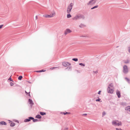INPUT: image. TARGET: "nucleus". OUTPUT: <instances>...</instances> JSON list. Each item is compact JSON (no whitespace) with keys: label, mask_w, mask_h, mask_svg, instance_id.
I'll use <instances>...</instances> for the list:
<instances>
[{"label":"nucleus","mask_w":130,"mask_h":130,"mask_svg":"<svg viewBox=\"0 0 130 130\" xmlns=\"http://www.w3.org/2000/svg\"><path fill=\"white\" fill-rule=\"evenodd\" d=\"M73 5L72 3H71L69 5L67 8V12L68 13H70L71 12V10L72 8V7Z\"/></svg>","instance_id":"nucleus-1"},{"label":"nucleus","mask_w":130,"mask_h":130,"mask_svg":"<svg viewBox=\"0 0 130 130\" xmlns=\"http://www.w3.org/2000/svg\"><path fill=\"white\" fill-rule=\"evenodd\" d=\"M123 72L125 74L127 73L128 72V70L127 67L126 65H124L123 68Z\"/></svg>","instance_id":"nucleus-2"},{"label":"nucleus","mask_w":130,"mask_h":130,"mask_svg":"<svg viewBox=\"0 0 130 130\" xmlns=\"http://www.w3.org/2000/svg\"><path fill=\"white\" fill-rule=\"evenodd\" d=\"M117 122H118V120L113 121L112 122V124L114 125H117L118 126L121 125H122L121 123L120 122L119 123H117Z\"/></svg>","instance_id":"nucleus-3"},{"label":"nucleus","mask_w":130,"mask_h":130,"mask_svg":"<svg viewBox=\"0 0 130 130\" xmlns=\"http://www.w3.org/2000/svg\"><path fill=\"white\" fill-rule=\"evenodd\" d=\"M107 90L108 93H112L113 91V90L109 86H108Z\"/></svg>","instance_id":"nucleus-4"},{"label":"nucleus","mask_w":130,"mask_h":130,"mask_svg":"<svg viewBox=\"0 0 130 130\" xmlns=\"http://www.w3.org/2000/svg\"><path fill=\"white\" fill-rule=\"evenodd\" d=\"M78 17L79 19H85V17L84 15L81 14H77Z\"/></svg>","instance_id":"nucleus-5"},{"label":"nucleus","mask_w":130,"mask_h":130,"mask_svg":"<svg viewBox=\"0 0 130 130\" xmlns=\"http://www.w3.org/2000/svg\"><path fill=\"white\" fill-rule=\"evenodd\" d=\"M97 1V0H91L87 4L91 5L94 4L96 3Z\"/></svg>","instance_id":"nucleus-6"},{"label":"nucleus","mask_w":130,"mask_h":130,"mask_svg":"<svg viewBox=\"0 0 130 130\" xmlns=\"http://www.w3.org/2000/svg\"><path fill=\"white\" fill-rule=\"evenodd\" d=\"M72 31L70 29H67L64 31V34L65 35H66L70 33Z\"/></svg>","instance_id":"nucleus-7"},{"label":"nucleus","mask_w":130,"mask_h":130,"mask_svg":"<svg viewBox=\"0 0 130 130\" xmlns=\"http://www.w3.org/2000/svg\"><path fill=\"white\" fill-rule=\"evenodd\" d=\"M34 119V118L32 117H29L28 118V119H25L24 121L25 122H29L31 120H32Z\"/></svg>","instance_id":"nucleus-8"},{"label":"nucleus","mask_w":130,"mask_h":130,"mask_svg":"<svg viewBox=\"0 0 130 130\" xmlns=\"http://www.w3.org/2000/svg\"><path fill=\"white\" fill-rule=\"evenodd\" d=\"M68 64L69 65H71V64L69 63V62H62V65L64 67L67 66Z\"/></svg>","instance_id":"nucleus-9"},{"label":"nucleus","mask_w":130,"mask_h":130,"mask_svg":"<svg viewBox=\"0 0 130 130\" xmlns=\"http://www.w3.org/2000/svg\"><path fill=\"white\" fill-rule=\"evenodd\" d=\"M116 94L118 98H119L121 97L120 92L118 90H117V91Z\"/></svg>","instance_id":"nucleus-10"},{"label":"nucleus","mask_w":130,"mask_h":130,"mask_svg":"<svg viewBox=\"0 0 130 130\" xmlns=\"http://www.w3.org/2000/svg\"><path fill=\"white\" fill-rule=\"evenodd\" d=\"M55 15V13L54 11H53L52 12V14H51L50 15L51 18L54 17Z\"/></svg>","instance_id":"nucleus-11"},{"label":"nucleus","mask_w":130,"mask_h":130,"mask_svg":"<svg viewBox=\"0 0 130 130\" xmlns=\"http://www.w3.org/2000/svg\"><path fill=\"white\" fill-rule=\"evenodd\" d=\"M79 26L80 28H83L86 27V25L82 23H81Z\"/></svg>","instance_id":"nucleus-12"},{"label":"nucleus","mask_w":130,"mask_h":130,"mask_svg":"<svg viewBox=\"0 0 130 130\" xmlns=\"http://www.w3.org/2000/svg\"><path fill=\"white\" fill-rule=\"evenodd\" d=\"M72 19L73 20H76L79 19L78 17L77 14L75 16L74 18H73Z\"/></svg>","instance_id":"nucleus-13"},{"label":"nucleus","mask_w":130,"mask_h":130,"mask_svg":"<svg viewBox=\"0 0 130 130\" xmlns=\"http://www.w3.org/2000/svg\"><path fill=\"white\" fill-rule=\"evenodd\" d=\"M0 124L1 125H6L7 123H6L4 121H1L0 122Z\"/></svg>","instance_id":"nucleus-14"},{"label":"nucleus","mask_w":130,"mask_h":130,"mask_svg":"<svg viewBox=\"0 0 130 130\" xmlns=\"http://www.w3.org/2000/svg\"><path fill=\"white\" fill-rule=\"evenodd\" d=\"M125 110L130 111V106H127L125 108Z\"/></svg>","instance_id":"nucleus-15"},{"label":"nucleus","mask_w":130,"mask_h":130,"mask_svg":"<svg viewBox=\"0 0 130 130\" xmlns=\"http://www.w3.org/2000/svg\"><path fill=\"white\" fill-rule=\"evenodd\" d=\"M44 17H45L46 18H51V17L50 15L48 14H46L45 15H43Z\"/></svg>","instance_id":"nucleus-16"},{"label":"nucleus","mask_w":130,"mask_h":130,"mask_svg":"<svg viewBox=\"0 0 130 130\" xmlns=\"http://www.w3.org/2000/svg\"><path fill=\"white\" fill-rule=\"evenodd\" d=\"M28 102L30 104H31V105H33L34 104V103H33L31 99H29Z\"/></svg>","instance_id":"nucleus-17"},{"label":"nucleus","mask_w":130,"mask_h":130,"mask_svg":"<svg viewBox=\"0 0 130 130\" xmlns=\"http://www.w3.org/2000/svg\"><path fill=\"white\" fill-rule=\"evenodd\" d=\"M35 118L38 119H40L41 118V116L40 115H36Z\"/></svg>","instance_id":"nucleus-18"},{"label":"nucleus","mask_w":130,"mask_h":130,"mask_svg":"<svg viewBox=\"0 0 130 130\" xmlns=\"http://www.w3.org/2000/svg\"><path fill=\"white\" fill-rule=\"evenodd\" d=\"M71 68L72 67L71 66H70L68 67L66 69H68L69 70H71Z\"/></svg>","instance_id":"nucleus-19"},{"label":"nucleus","mask_w":130,"mask_h":130,"mask_svg":"<svg viewBox=\"0 0 130 130\" xmlns=\"http://www.w3.org/2000/svg\"><path fill=\"white\" fill-rule=\"evenodd\" d=\"M40 114L41 115H44L46 114V113L45 112H40Z\"/></svg>","instance_id":"nucleus-20"},{"label":"nucleus","mask_w":130,"mask_h":130,"mask_svg":"<svg viewBox=\"0 0 130 130\" xmlns=\"http://www.w3.org/2000/svg\"><path fill=\"white\" fill-rule=\"evenodd\" d=\"M45 71V70H41L36 71H35L37 72H43Z\"/></svg>","instance_id":"nucleus-21"},{"label":"nucleus","mask_w":130,"mask_h":130,"mask_svg":"<svg viewBox=\"0 0 130 130\" xmlns=\"http://www.w3.org/2000/svg\"><path fill=\"white\" fill-rule=\"evenodd\" d=\"M98 7V5H96V6H94L93 7L91 8V9H94L97 8Z\"/></svg>","instance_id":"nucleus-22"},{"label":"nucleus","mask_w":130,"mask_h":130,"mask_svg":"<svg viewBox=\"0 0 130 130\" xmlns=\"http://www.w3.org/2000/svg\"><path fill=\"white\" fill-rule=\"evenodd\" d=\"M72 60L75 61H77L78 60V59L77 58H74L72 59Z\"/></svg>","instance_id":"nucleus-23"},{"label":"nucleus","mask_w":130,"mask_h":130,"mask_svg":"<svg viewBox=\"0 0 130 130\" xmlns=\"http://www.w3.org/2000/svg\"><path fill=\"white\" fill-rule=\"evenodd\" d=\"M15 125V124L14 123H11L10 124V126H13Z\"/></svg>","instance_id":"nucleus-24"},{"label":"nucleus","mask_w":130,"mask_h":130,"mask_svg":"<svg viewBox=\"0 0 130 130\" xmlns=\"http://www.w3.org/2000/svg\"><path fill=\"white\" fill-rule=\"evenodd\" d=\"M125 80L128 83H130V80L129 79L127 78V77H125Z\"/></svg>","instance_id":"nucleus-25"},{"label":"nucleus","mask_w":130,"mask_h":130,"mask_svg":"<svg viewBox=\"0 0 130 130\" xmlns=\"http://www.w3.org/2000/svg\"><path fill=\"white\" fill-rule=\"evenodd\" d=\"M71 17V15L70 14H69L67 15V17L68 18H69Z\"/></svg>","instance_id":"nucleus-26"},{"label":"nucleus","mask_w":130,"mask_h":130,"mask_svg":"<svg viewBox=\"0 0 130 130\" xmlns=\"http://www.w3.org/2000/svg\"><path fill=\"white\" fill-rule=\"evenodd\" d=\"M79 64L82 66H84V67L85 66V64H84L83 63H79Z\"/></svg>","instance_id":"nucleus-27"},{"label":"nucleus","mask_w":130,"mask_h":130,"mask_svg":"<svg viewBox=\"0 0 130 130\" xmlns=\"http://www.w3.org/2000/svg\"><path fill=\"white\" fill-rule=\"evenodd\" d=\"M22 78V76H19L18 79L19 80H21V79Z\"/></svg>","instance_id":"nucleus-28"},{"label":"nucleus","mask_w":130,"mask_h":130,"mask_svg":"<svg viewBox=\"0 0 130 130\" xmlns=\"http://www.w3.org/2000/svg\"><path fill=\"white\" fill-rule=\"evenodd\" d=\"M32 120H33V121L34 122H36L38 121V120L37 119H35L34 118V119H32Z\"/></svg>","instance_id":"nucleus-29"},{"label":"nucleus","mask_w":130,"mask_h":130,"mask_svg":"<svg viewBox=\"0 0 130 130\" xmlns=\"http://www.w3.org/2000/svg\"><path fill=\"white\" fill-rule=\"evenodd\" d=\"M106 114V113L105 112H103L102 113V117H103Z\"/></svg>","instance_id":"nucleus-30"},{"label":"nucleus","mask_w":130,"mask_h":130,"mask_svg":"<svg viewBox=\"0 0 130 130\" xmlns=\"http://www.w3.org/2000/svg\"><path fill=\"white\" fill-rule=\"evenodd\" d=\"M101 100V99H100L99 98H98V99H96V101H100Z\"/></svg>","instance_id":"nucleus-31"},{"label":"nucleus","mask_w":130,"mask_h":130,"mask_svg":"<svg viewBox=\"0 0 130 130\" xmlns=\"http://www.w3.org/2000/svg\"><path fill=\"white\" fill-rule=\"evenodd\" d=\"M113 85L112 84H110L108 86H109L110 88L111 87H113Z\"/></svg>","instance_id":"nucleus-32"},{"label":"nucleus","mask_w":130,"mask_h":130,"mask_svg":"<svg viewBox=\"0 0 130 130\" xmlns=\"http://www.w3.org/2000/svg\"><path fill=\"white\" fill-rule=\"evenodd\" d=\"M8 80H10V81H13L12 80V79L11 78V76L8 79Z\"/></svg>","instance_id":"nucleus-33"},{"label":"nucleus","mask_w":130,"mask_h":130,"mask_svg":"<svg viewBox=\"0 0 130 130\" xmlns=\"http://www.w3.org/2000/svg\"><path fill=\"white\" fill-rule=\"evenodd\" d=\"M13 84H13L12 82H11L10 83V85L11 86H13Z\"/></svg>","instance_id":"nucleus-34"},{"label":"nucleus","mask_w":130,"mask_h":130,"mask_svg":"<svg viewBox=\"0 0 130 130\" xmlns=\"http://www.w3.org/2000/svg\"><path fill=\"white\" fill-rule=\"evenodd\" d=\"M25 92L27 95L29 93H30V92L29 91L28 92H27L26 91H25Z\"/></svg>","instance_id":"nucleus-35"},{"label":"nucleus","mask_w":130,"mask_h":130,"mask_svg":"<svg viewBox=\"0 0 130 130\" xmlns=\"http://www.w3.org/2000/svg\"><path fill=\"white\" fill-rule=\"evenodd\" d=\"M3 25H0V29L2 28V27L3 26Z\"/></svg>","instance_id":"nucleus-36"},{"label":"nucleus","mask_w":130,"mask_h":130,"mask_svg":"<svg viewBox=\"0 0 130 130\" xmlns=\"http://www.w3.org/2000/svg\"><path fill=\"white\" fill-rule=\"evenodd\" d=\"M61 113L62 114H64V115H66V113L65 112H61Z\"/></svg>","instance_id":"nucleus-37"},{"label":"nucleus","mask_w":130,"mask_h":130,"mask_svg":"<svg viewBox=\"0 0 130 130\" xmlns=\"http://www.w3.org/2000/svg\"><path fill=\"white\" fill-rule=\"evenodd\" d=\"M128 52L129 53H130V46L129 47H128Z\"/></svg>","instance_id":"nucleus-38"},{"label":"nucleus","mask_w":130,"mask_h":130,"mask_svg":"<svg viewBox=\"0 0 130 130\" xmlns=\"http://www.w3.org/2000/svg\"><path fill=\"white\" fill-rule=\"evenodd\" d=\"M93 72L95 73L96 74L98 73V71H93Z\"/></svg>","instance_id":"nucleus-39"},{"label":"nucleus","mask_w":130,"mask_h":130,"mask_svg":"<svg viewBox=\"0 0 130 130\" xmlns=\"http://www.w3.org/2000/svg\"><path fill=\"white\" fill-rule=\"evenodd\" d=\"M57 67H53V68H50L51 69H55V68H57Z\"/></svg>","instance_id":"nucleus-40"},{"label":"nucleus","mask_w":130,"mask_h":130,"mask_svg":"<svg viewBox=\"0 0 130 130\" xmlns=\"http://www.w3.org/2000/svg\"><path fill=\"white\" fill-rule=\"evenodd\" d=\"M87 115V114H86V113H85V114H83L82 115V116H86Z\"/></svg>","instance_id":"nucleus-41"},{"label":"nucleus","mask_w":130,"mask_h":130,"mask_svg":"<svg viewBox=\"0 0 130 130\" xmlns=\"http://www.w3.org/2000/svg\"><path fill=\"white\" fill-rule=\"evenodd\" d=\"M101 91H99L98 93V94H100V93H101Z\"/></svg>","instance_id":"nucleus-42"},{"label":"nucleus","mask_w":130,"mask_h":130,"mask_svg":"<svg viewBox=\"0 0 130 130\" xmlns=\"http://www.w3.org/2000/svg\"><path fill=\"white\" fill-rule=\"evenodd\" d=\"M65 113H66V114H70V112H65Z\"/></svg>","instance_id":"nucleus-43"},{"label":"nucleus","mask_w":130,"mask_h":130,"mask_svg":"<svg viewBox=\"0 0 130 130\" xmlns=\"http://www.w3.org/2000/svg\"><path fill=\"white\" fill-rule=\"evenodd\" d=\"M38 19V17L37 16H36V20Z\"/></svg>","instance_id":"nucleus-44"},{"label":"nucleus","mask_w":130,"mask_h":130,"mask_svg":"<svg viewBox=\"0 0 130 130\" xmlns=\"http://www.w3.org/2000/svg\"><path fill=\"white\" fill-rule=\"evenodd\" d=\"M125 63H128V61H126L125 62Z\"/></svg>","instance_id":"nucleus-45"},{"label":"nucleus","mask_w":130,"mask_h":130,"mask_svg":"<svg viewBox=\"0 0 130 130\" xmlns=\"http://www.w3.org/2000/svg\"><path fill=\"white\" fill-rule=\"evenodd\" d=\"M28 96H30V94H28Z\"/></svg>","instance_id":"nucleus-46"},{"label":"nucleus","mask_w":130,"mask_h":130,"mask_svg":"<svg viewBox=\"0 0 130 130\" xmlns=\"http://www.w3.org/2000/svg\"><path fill=\"white\" fill-rule=\"evenodd\" d=\"M67 130V129H66V130Z\"/></svg>","instance_id":"nucleus-47"}]
</instances>
